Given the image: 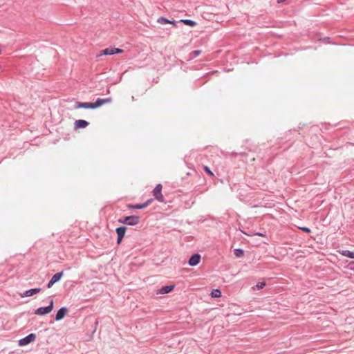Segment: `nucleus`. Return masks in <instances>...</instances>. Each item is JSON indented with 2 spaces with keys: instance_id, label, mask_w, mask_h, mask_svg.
Segmentation results:
<instances>
[{
  "instance_id": "f257e3e1",
  "label": "nucleus",
  "mask_w": 354,
  "mask_h": 354,
  "mask_svg": "<svg viewBox=\"0 0 354 354\" xmlns=\"http://www.w3.org/2000/svg\"><path fill=\"white\" fill-rule=\"evenodd\" d=\"M140 220V217L139 216L131 215L120 218L118 221V223L126 225L135 226L139 223Z\"/></svg>"
},
{
  "instance_id": "ddd939ff",
  "label": "nucleus",
  "mask_w": 354,
  "mask_h": 354,
  "mask_svg": "<svg viewBox=\"0 0 354 354\" xmlns=\"http://www.w3.org/2000/svg\"><path fill=\"white\" fill-rule=\"evenodd\" d=\"M176 286L174 284L169 285V286H163L159 289L158 293L159 294H168L171 292L173 290H174Z\"/></svg>"
},
{
  "instance_id": "f3484780",
  "label": "nucleus",
  "mask_w": 354,
  "mask_h": 354,
  "mask_svg": "<svg viewBox=\"0 0 354 354\" xmlns=\"http://www.w3.org/2000/svg\"><path fill=\"white\" fill-rule=\"evenodd\" d=\"M340 254L344 257H348L351 259H354V251H351L348 250H344L340 252Z\"/></svg>"
},
{
  "instance_id": "9d476101",
  "label": "nucleus",
  "mask_w": 354,
  "mask_h": 354,
  "mask_svg": "<svg viewBox=\"0 0 354 354\" xmlns=\"http://www.w3.org/2000/svg\"><path fill=\"white\" fill-rule=\"evenodd\" d=\"M111 101H112L111 97H108V98H104V99L97 98L95 102H93V106L95 109L102 106V105H104L105 104L109 103Z\"/></svg>"
},
{
  "instance_id": "393cba45",
  "label": "nucleus",
  "mask_w": 354,
  "mask_h": 354,
  "mask_svg": "<svg viewBox=\"0 0 354 354\" xmlns=\"http://www.w3.org/2000/svg\"><path fill=\"white\" fill-rule=\"evenodd\" d=\"M153 201V198H150V199H148L145 203H143L145 208L147 207L149 205H150Z\"/></svg>"
},
{
  "instance_id": "5701e85b",
  "label": "nucleus",
  "mask_w": 354,
  "mask_h": 354,
  "mask_svg": "<svg viewBox=\"0 0 354 354\" xmlns=\"http://www.w3.org/2000/svg\"><path fill=\"white\" fill-rule=\"evenodd\" d=\"M266 286V282L265 281H262V282H258L256 285V287L257 288L258 290H260V289H262L265 287Z\"/></svg>"
},
{
  "instance_id": "dca6fc26",
  "label": "nucleus",
  "mask_w": 354,
  "mask_h": 354,
  "mask_svg": "<svg viewBox=\"0 0 354 354\" xmlns=\"http://www.w3.org/2000/svg\"><path fill=\"white\" fill-rule=\"evenodd\" d=\"M178 23H183L191 27H194L197 24V23L195 21H193L192 19H181L178 21Z\"/></svg>"
},
{
  "instance_id": "9b49d317",
  "label": "nucleus",
  "mask_w": 354,
  "mask_h": 354,
  "mask_svg": "<svg viewBox=\"0 0 354 354\" xmlns=\"http://www.w3.org/2000/svg\"><path fill=\"white\" fill-rule=\"evenodd\" d=\"M75 109H94L93 102H76L74 105Z\"/></svg>"
},
{
  "instance_id": "4468645a",
  "label": "nucleus",
  "mask_w": 354,
  "mask_h": 354,
  "mask_svg": "<svg viewBox=\"0 0 354 354\" xmlns=\"http://www.w3.org/2000/svg\"><path fill=\"white\" fill-rule=\"evenodd\" d=\"M157 22L159 23V24H172L175 27L177 26V24H178V21H176L175 20L168 19L167 18H166L165 17H162V16L160 17L157 19Z\"/></svg>"
},
{
  "instance_id": "0eeeda50",
  "label": "nucleus",
  "mask_w": 354,
  "mask_h": 354,
  "mask_svg": "<svg viewBox=\"0 0 354 354\" xmlns=\"http://www.w3.org/2000/svg\"><path fill=\"white\" fill-rule=\"evenodd\" d=\"M201 259V254L198 253H194L189 257V259L188 260V264H189V266H192V267L196 266L200 263Z\"/></svg>"
},
{
  "instance_id": "39448f33",
  "label": "nucleus",
  "mask_w": 354,
  "mask_h": 354,
  "mask_svg": "<svg viewBox=\"0 0 354 354\" xmlns=\"http://www.w3.org/2000/svg\"><path fill=\"white\" fill-rule=\"evenodd\" d=\"M124 50L121 48H106L104 50H102L100 53V54L98 55V56L102 55H113L115 54H120L122 53Z\"/></svg>"
},
{
  "instance_id": "6ab92c4d",
  "label": "nucleus",
  "mask_w": 354,
  "mask_h": 354,
  "mask_svg": "<svg viewBox=\"0 0 354 354\" xmlns=\"http://www.w3.org/2000/svg\"><path fill=\"white\" fill-rule=\"evenodd\" d=\"M234 254L236 257H242L244 255V250L242 248H236L234 250Z\"/></svg>"
},
{
  "instance_id": "20e7f679",
  "label": "nucleus",
  "mask_w": 354,
  "mask_h": 354,
  "mask_svg": "<svg viewBox=\"0 0 354 354\" xmlns=\"http://www.w3.org/2000/svg\"><path fill=\"white\" fill-rule=\"evenodd\" d=\"M36 339V335L35 333H30L26 337L20 339L19 340V346H24L29 344L30 343L34 342Z\"/></svg>"
},
{
  "instance_id": "7ed1b4c3",
  "label": "nucleus",
  "mask_w": 354,
  "mask_h": 354,
  "mask_svg": "<svg viewBox=\"0 0 354 354\" xmlns=\"http://www.w3.org/2000/svg\"><path fill=\"white\" fill-rule=\"evenodd\" d=\"M162 186L161 184H158L153 190V195L155 198L160 203H165V198L162 194Z\"/></svg>"
},
{
  "instance_id": "f03ea898",
  "label": "nucleus",
  "mask_w": 354,
  "mask_h": 354,
  "mask_svg": "<svg viewBox=\"0 0 354 354\" xmlns=\"http://www.w3.org/2000/svg\"><path fill=\"white\" fill-rule=\"evenodd\" d=\"M54 301L50 299L47 306L39 307L35 310V314L37 315H46L49 314L53 309Z\"/></svg>"
},
{
  "instance_id": "aec40b11",
  "label": "nucleus",
  "mask_w": 354,
  "mask_h": 354,
  "mask_svg": "<svg viewBox=\"0 0 354 354\" xmlns=\"http://www.w3.org/2000/svg\"><path fill=\"white\" fill-rule=\"evenodd\" d=\"M127 207L129 209H142L145 208L143 203L136 204V205L129 204V205H128Z\"/></svg>"
},
{
  "instance_id": "cd10ccee",
  "label": "nucleus",
  "mask_w": 354,
  "mask_h": 354,
  "mask_svg": "<svg viewBox=\"0 0 354 354\" xmlns=\"http://www.w3.org/2000/svg\"><path fill=\"white\" fill-rule=\"evenodd\" d=\"M124 237L117 236L116 243L117 244H120Z\"/></svg>"
},
{
  "instance_id": "4be33fe9",
  "label": "nucleus",
  "mask_w": 354,
  "mask_h": 354,
  "mask_svg": "<svg viewBox=\"0 0 354 354\" xmlns=\"http://www.w3.org/2000/svg\"><path fill=\"white\" fill-rule=\"evenodd\" d=\"M204 171L208 174L210 176H214V174L213 172L211 171V169H209V167L207 166H204Z\"/></svg>"
},
{
  "instance_id": "bb28decb",
  "label": "nucleus",
  "mask_w": 354,
  "mask_h": 354,
  "mask_svg": "<svg viewBox=\"0 0 354 354\" xmlns=\"http://www.w3.org/2000/svg\"><path fill=\"white\" fill-rule=\"evenodd\" d=\"M253 234L256 235V236H261V237L266 236V234L262 233V232H256V233H254Z\"/></svg>"
},
{
  "instance_id": "a211bd4d",
  "label": "nucleus",
  "mask_w": 354,
  "mask_h": 354,
  "mask_svg": "<svg viewBox=\"0 0 354 354\" xmlns=\"http://www.w3.org/2000/svg\"><path fill=\"white\" fill-rule=\"evenodd\" d=\"M210 295L212 298H218L221 297V291L219 289H213Z\"/></svg>"
},
{
  "instance_id": "2eb2a0df",
  "label": "nucleus",
  "mask_w": 354,
  "mask_h": 354,
  "mask_svg": "<svg viewBox=\"0 0 354 354\" xmlns=\"http://www.w3.org/2000/svg\"><path fill=\"white\" fill-rule=\"evenodd\" d=\"M126 232H127V227L125 226H120V227H117L115 230L117 236H119V237H124Z\"/></svg>"
},
{
  "instance_id": "c85d7f7f",
  "label": "nucleus",
  "mask_w": 354,
  "mask_h": 354,
  "mask_svg": "<svg viewBox=\"0 0 354 354\" xmlns=\"http://www.w3.org/2000/svg\"><path fill=\"white\" fill-rule=\"evenodd\" d=\"M286 1V0H277V3H283V2Z\"/></svg>"
},
{
  "instance_id": "b1692460",
  "label": "nucleus",
  "mask_w": 354,
  "mask_h": 354,
  "mask_svg": "<svg viewBox=\"0 0 354 354\" xmlns=\"http://www.w3.org/2000/svg\"><path fill=\"white\" fill-rule=\"evenodd\" d=\"M299 229L306 233H310L311 232L310 229L307 227H301Z\"/></svg>"
},
{
  "instance_id": "423d86ee",
  "label": "nucleus",
  "mask_w": 354,
  "mask_h": 354,
  "mask_svg": "<svg viewBox=\"0 0 354 354\" xmlns=\"http://www.w3.org/2000/svg\"><path fill=\"white\" fill-rule=\"evenodd\" d=\"M64 275V271L55 274L46 284L47 288H50L55 283L59 281Z\"/></svg>"
},
{
  "instance_id": "a878e982",
  "label": "nucleus",
  "mask_w": 354,
  "mask_h": 354,
  "mask_svg": "<svg viewBox=\"0 0 354 354\" xmlns=\"http://www.w3.org/2000/svg\"><path fill=\"white\" fill-rule=\"evenodd\" d=\"M98 324H99V320H98V319H95V322H94V325H93V333H95V330H96V329H97V327Z\"/></svg>"
},
{
  "instance_id": "1a4fd4ad",
  "label": "nucleus",
  "mask_w": 354,
  "mask_h": 354,
  "mask_svg": "<svg viewBox=\"0 0 354 354\" xmlns=\"http://www.w3.org/2000/svg\"><path fill=\"white\" fill-rule=\"evenodd\" d=\"M41 290V288H31V289H29V290H27L24 291L22 293H20L19 295L22 298L26 297H30V296H32V295H34L35 294H37V293L40 292Z\"/></svg>"
},
{
  "instance_id": "f8f14e48",
  "label": "nucleus",
  "mask_w": 354,
  "mask_h": 354,
  "mask_svg": "<svg viewBox=\"0 0 354 354\" xmlns=\"http://www.w3.org/2000/svg\"><path fill=\"white\" fill-rule=\"evenodd\" d=\"M89 125V122L84 120H77L74 123V128L75 129H84Z\"/></svg>"
},
{
  "instance_id": "c756f323",
  "label": "nucleus",
  "mask_w": 354,
  "mask_h": 354,
  "mask_svg": "<svg viewBox=\"0 0 354 354\" xmlns=\"http://www.w3.org/2000/svg\"><path fill=\"white\" fill-rule=\"evenodd\" d=\"M1 52V49L0 48V53Z\"/></svg>"
},
{
  "instance_id": "412c9836",
  "label": "nucleus",
  "mask_w": 354,
  "mask_h": 354,
  "mask_svg": "<svg viewBox=\"0 0 354 354\" xmlns=\"http://www.w3.org/2000/svg\"><path fill=\"white\" fill-rule=\"evenodd\" d=\"M201 53V50H195L194 51L192 52L191 53V57H190V59H192L194 58H196V57H198L200 54Z\"/></svg>"
},
{
  "instance_id": "6e6552de",
  "label": "nucleus",
  "mask_w": 354,
  "mask_h": 354,
  "mask_svg": "<svg viewBox=\"0 0 354 354\" xmlns=\"http://www.w3.org/2000/svg\"><path fill=\"white\" fill-rule=\"evenodd\" d=\"M68 311V309L65 306L60 308L55 314V320L58 322L64 319Z\"/></svg>"
}]
</instances>
